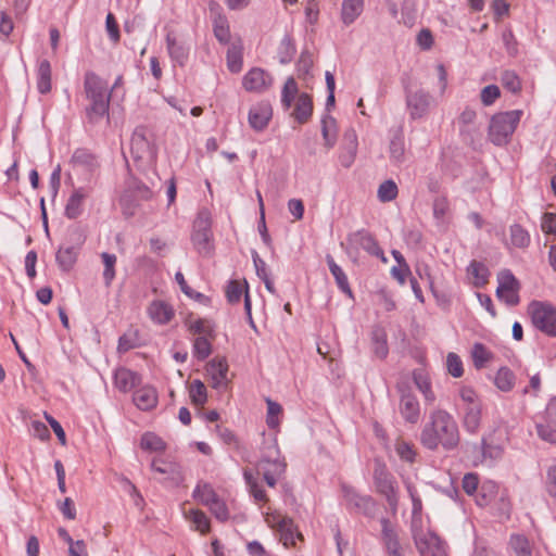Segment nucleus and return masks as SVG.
<instances>
[{
  "label": "nucleus",
  "mask_w": 556,
  "mask_h": 556,
  "mask_svg": "<svg viewBox=\"0 0 556 556\" xmlns=\"http://www.w3.org/2000/svg\"><path fill=\"white\" fill-rule=\"evenodd\" d=\"M420 442L429 450H435L440 444L452 450L459 443L457 424L447 412L437 409L431 413L430 421L424 427Z\"/></svg>",
  "instance_id": "nucleus-1"
},
{
  "label": "nucleus",
  "mask_w": 556,
  "mask_h": 556,
  "mask_svg": "<svg viewBox=\"0 0 556 556\" xmlns=\"http://www.w3.org/2000/svg\"><path fill=\"white\" fill-rule=\"evenodd\" d=\"M84 91L89 101L85 110L88 122L97 124L103 117H109L111 91L106 81L94 72L88 71L84 77Z\"/></svg>",
  "instance_id": "nucleus-2"
},
{
  "label": "nucleus",
  "mask_w": 556,
  "mask_h": 556,
  "mask_svg": "<svg viewBox=\"0 0 556 556\" xmlns=\"http://www.w3.org/2000/svg\"><path fill=\"white\" fill-rule=\"evenodd\" d=\"M522 115L521 110L501 112L492 116L489 125V138L496 144L508 142Z\"/></svg>",
  "instance_id": "nucleus-3"
},
{
  "label": "nucleus",
  "mask_w": 556,
  "mask_h": 556,
  "mask_svg": "<svg viewBox=\"0 0 556 556\" xmlns=\"http://www.w3.org/2000/svg\"><path fill=\"white\" fill-rule=\"evenodd\" d=\"M279 448L276 441H273L263 454L258 463V471L263 475L268 486L274 488L277 480L285 473L286 463L279 459Z\"/></svg>",
  "instance_id": "nucleus-4"
},
{
  "label": "nucleus",
  "mask_w": 556,
  "mask_h": 556,
  "mask_svg": "<svg viewBox=\"0 0 556 556\" xmlns=\"http://www.w3.org/2000/svg\"><path fill=\"white\" fill-rule=\"evenodd\" d=\"M528 313L533 326L547 336L556 337V307L548 303L533 301Z\"/></svg>",
  "instance_id": "nucleus-5"
},
{
  "label": "nucleus",
  "mask_w": 556,
  "mask_h": 556,
  "mask_svg": "<svg viewBox=\"0 0 556 556\" xmlns=\"http://www.w3.org/2000/svg\"><path fill=\"white\" fill-rule=\"evenodd\" d=\"M399 392V413L405 422L417 425L421 417V407L413 393L412 388L406 381H401L396 386Z\"/></svg>",
  "instance_id": "nucleus-6"
},
{
  "label": "nucleus",
  "mask_w": 556,
  "mask_h": 556,
  "mask_svg": "<svg viewBox=\"0 0 556 556\" xmlns=\"http://www.w3.org/2000/svg\"><path fill=\"white\" fill-rule=\"evenodd\" d=\"M211 213L206 208L199 211L193 223V232L191 236L192 243L200 254L207 255L211 253Z\"/></svg>",
  "instance_id": "nucleus-7"
},
{
  "label": "nucleus",
  "mask_w": 556,
  "mask_h": 556,
  "mask_svg": "<svg viewBox=\"0 0 556 556\" xmlns=\"http://www.w3.org/2000/svg\"><path fill=\"white\" fill-rule=\"evenodd\" d=\"M346 253L350 257L356 258L361 250L382 260V252L378 241L367 230L355 231L346 238Z\"/></svg>",
  "instance_id": "nucleus-8"
},
{
  "label": "nucleus",
  "mask_w": 556,
  "mask_h": 556,
  "mask_svg": "<svg viewBox=\"0 0 556 556\" xmlns=\"http://www.w3.org/2000/svg\"><path fill=\"white\" fill-rule=\"evenodd\" d=\"M342 493L344 505L348 509L368 517L376 513L377 504L370 496L359 495L353 488L346 484H342Z\"/></svg>",
  "instance_id": "nucleus-9"
},
{
  "label": "nucleus",
  "mask_w": 556,
  "mask_h": 556,
  "mask_svg": "<svg viewBox=\"0 0 556 556\" xmlns=\"http://www.w3.org/2000/svg\"><path fill=\"white\" fill-rule=\"evenodd\" d=\"M415 544L420 556H447L445 543L432 531L416 533Z\"/></svg>",
  "instance_id": "nucleus-10"
},
{
  "label": "nucleus",
  "mask_w": 556,
  "mask_h": 556,
  "mask_svg": "<svg viewBox=\"0 0 556 556\" xmlns=\"http://www.w3.org/2000/svg\"><path fill=\"white\" fill-rule=\"evenodd\" d=\"M497 281L496 295L498 299L510 306L518 304L520 285L515 276L509 270H503L498 274Z\"/></svg>",
  "instance_id": "nucleus-11"
},
{
  "label": "nucleus",
  "mask_w": 556,
  "mask_h": 556,
  "mask_svg": "<svg viewBox=\"0 0 556 556\" xmlns=\"http://www.w3.org/2000/svg\"><path fill=\"white\" fill-rule=\"evenodd\" d=\"M273 85V76L261 67H253L242 78V86L247 91L262 93Z\"/></svg>",
  "instance_id": "nucleus-12"
},
{
  "label": "nucleus",
  "mask_w": 556,
  "mask_h": 556,
  "mask_svg": "<svg viewBox=\"0 0 556 556\" xmlns=\"http://www.w3.org/2000/svg\"><path fill=\"white\" fill-rule=\"evenodd\" d=\"M210 11L213 14V33L217 41L222 45H228L230 41V27L226 15L222 12L220 5L211 1Z\"/></svg>",
  "instance_id": "nucleus-13"
},
{
  "label": "nucleus",
  "mask_w": 556,
  "mask_h": 556,
  "mask_svg": "<svg viewBox=\"0 0 556 556\" xmlns=\"http://www.w3.org/2000/svg\"><path fill=\"white\" fill-rule=\"evenodd\" d=\"M357 135L352 128L346 129L343 135L342 144L338 155L339 163L344 168H350L355 162L357 154Z\"/></svg>",
  "instance_id": "nucleus-14"
},
{
  "label": "nucleus",
  "mask_w": 556,
  "mask_h": 556,
  "mask_svg": "<svg viewBox=\"0 0 556 556\" xmlns=\"http://www.w3.org/2000/svg\"><path fill=\"white\" fill-rule=\"evenodd\" d=\"M165 41L166 49L173 64L180 67L186 66L190 53L189 45L182 40L177 39V37L172 33L166 35Z\"/></svg>",
  "instance_id": "nucleus-15"
},
{
  "label": "nucleus",
  "mask_w": 556,
  "mask_h": 556,
  "mask_svg": "<svg viewBox=\"0 0 556 556\" xmlns=\"http://www.w3.org/2000/svg\"><path fill=\"white\" fill-rule=\"evenodd\" d=\"M539 437L549 443H556V397L547 404L545 420L536 426Z\"/></svg>",
  "instance_id": "nucleus-16"
},
{
  "label": "nucleus",
  "mask_w": 556,
  "mask_h": 556,
  "mask_svg": "<svg viewBox=\"0 0 556 556\" xmlns=\"http://www.w3.org/2000/svg\"><path fill=\"white\" fill-rule=\"evenodd\" d=\"M267 522L270 525V527L278 530L281 541L286 546L294 545L295 539L301 538V534L298 532L293 520L289 517L274 516L271 520L267 519Z\"/></svg>",
  "instance_id": "nucleus-17"
},
{
  "label": "nucleus",
  "mask_w": 556,
  "mask_h": 556,
  "mask_svg": "<svg viewBox=\"0 0 556 556\" xmlns=\"http://www.w3.org/2000/svg\"><path fill=\"white\" fill-rule=\"evenodd\" d=\"M273 109L268 102L262 101L251 106L249 111V125L256 131L265 129L271 118Z\"/></svg>",
  "instance_id": "nucleus-18"
},
{
  "label": "nucleus",
  "mask_w": 556,
  "mask_h": 556,
  "mask_svg": "<svg viewBox=\"0 0 556 556\" xmlns=\"http://www.w3.org/2000/svg\"><path fill=\"white\" fill-rule=\"evenodd\" d=\"M384 556H406V545L390 523L384 522Z\"/></svg>",
  "instance_id": "nucleus-19"
},
{
  "label": "nucleus",
  "mask_w": 556,
  "mask_h": 556,
  "mask_svg": "<svg viewBox=\"0 0 556 556\" xmlns=\"http://www.w3.org/2000/svg\"><path fill=\"white\" fill-rule=\"evenodd\" d=\"M148 316L154 324L166 325L175 316L174 307L162 300L152 301L147 308Z\"/></svg>",
  "instance_id": "nucleus-20"
},
{
  "label": "nucleus",
  "mask_w": 556,
  "mask_h": 556,
  "mask_svg": "<svg viewBox=\"0 0 556 556\" xmlns=\"http://www.w3.org/2000/svg\"><path fill=\"white\" fill-rule=\"evenodd\" d=\"M89 195L85 187L75 188L71 193L64 210V215L68 219H76L84 212V201Z\"/></svg>",
  "instance_id": "nucleus-21"
},
{
  "label": "nucleus",
  "mask_w": 556,
  "mask_h": 556,
  "mask_svg": "<svg viewBox=\"0 0 556 556\" xmlns=\"http://www.w3.org/2000/svg\"><path fill=\"white\" fill-rule=\"evenodd\" d=\"M141 383L139 374L127 369L118 368L114 374V386L124 393H127Z\"/></svg>",
  "instance_id": "nucleus-22"
},
{
  "label": "nucleus",
  "mask_w": 556,
  "mask_h": 556,
  "mask_svg": "<svg viewBox=\"0 0 556 556\" xmlns=\"http://www.w3.org/2000/svg\"><path fill=\"white\" fill-rule=\"evenodd\" d=\"M228 364L225 358H214L208 363L207 374L214 389H222L227 384Z\"/></svg>",
  "instance_id": "nucleus-23"
},
{
  "label": "nucleus",
  "mask_w": 556,
  "mask_h": 556,
  "mask_svg": "<svg viewBox=\"0 0 556 556\" xmlns=\"http://www.w3.org/2000/svg\"><path fill=\"white\" fill-rule=\"evenodd\" d=\"M132 401L141 410L152 409L157 404L156 390L151 386H143L135 391Z\"/></svg>",
  "instance_id": "nucleus-24"
},
{
  "label": "nucleus",
  "mask_w": 556,
  "mask_h": 556,
  "mask_svg": "<svg viewBox=\"0 0 556 556\" xmlns=\"http://www.w3.org/2000/svg\"><path fill=\"white\" fill-rule=\"evenodd\" d=\"M407 105L413 118H421L429 111L430 97L424 91H416L408 97Z\"/></svg>",
  "instance_id": "nucleus-25"
},
{
  "label": "nucleus",
  "mask_w": 556,
  "mask_h": 556,
  "mask_svg": "<svg viewBox=\"0 0 556 556\" xmlns=\"http://www.w3.org/2000/svg\"><path fill=\"white\" fill-rule=\"evenodd\" d=\"M313 113V101L311 96L307 93H301L296 97L294 110L292 116L300 124H305L312 116Z\"/></svg>",
  "instance_id": "nucleus-26"
},
{
  "label": "nucleus",
  "mask_w": 556,
  "mask_h": 556,
  "mask_svg": "<svg viewBox=\"0 0 556 556\" xmlns=\"http://www.w3.org/2000/svg\"><path fill=\"white\" fill-rule=\"evenodd\" d=\"M413 381L424 395L425 402L427 404H433L435 401V394L432 390L428 374L424 369H415L413 371Z\"/></svg>",
  "instance_id": "nucleus-27"
},
{
  "label": "nucleus",
  "mask_w": 556,
  "mask_h": 556,
  "mask_svg": "<svg viewBox=\"0 0 556 556\" xmlns=\"http://www.w3.org/2000/svg\"><path fill=\"white\" fill-rule=\"evenodd\" d=\"M51 64L48 60H40L36 70L37 90L46 94L51 90Z\"/></svg>",
  "instance_id": "nucleus-28"
},
{
  "label": "nucleus",
  "mask_w": 556,
  "mask_h": 556,
  "mask_svg": "<svg viewBox=\"0 0 556 556\" xmlns=\"http://www.w3.org/2000/svg\"><path fill=\"white\" fill-rule=\"evenodd\" d=\"M326 262L331 275L333 276L338 288L349 296H352V290L349 285L348 277L343 269L334 262L330 254L326 255Z\"/></svg>",
  "instance_id": "nucleus-29"
},
{
  "label": "nucleus",
  "mask_w": 556,
  "mask_h": 556,
  "mask_svg": "<svg viewBox=\"0 0 556 556\" xmlns=\"http://www.w3.org/2000/svg\"><path fill=\"white\" fill-rule=\"evenodd\" d=\"M296 53L294 39L286 34L277 47V56L280 64H289Z\"/></svg>",
  "instance_id": "nucleus-30"
},
{
  "label": "nucleus",
  "mask_w": 556,
  "mask_h": 556,
  "mask_svg": "<svg viewBox=\"0 0 556 556\" xmlns=\"http://www.w3.org/2000/svg\"><path fill=\"white\" fill-rule=\"evenodd\" d=\"M321 135L325 147L328 150L332 149L337 141V128L336 119L328 113H326L321 118Z\"/></svg>",
  "instance_id": "nucleus-31"
},
{
  "label": "nucleus",
  "mask_w": 556,
  "mask_h": 556,
  "mask_svg": "<svg viewBox=\"0 0 556 556\" xmlns=\"http://www.w3.org/2000/svg\"><path fill=\"white\" fill-rule=\"evenodd\" d=\"M471 358L475 368L482 369L493 361L494 355L484 344L476 342L471 349Z\"/></svg>",
  "instance_id": "nucleus-32"
},
{
  "label": "nucleus",
  "mask_w": 556,
  "mask_h": 556,
  "mask_svg": "<svg viewBox=\"0 0 556 556\" xmlns=\"http://www.w3.org/2000/svg\"><path fill=\"white\" fill-rule=\"evenodd\" d=\"M463 424L469 432L476 433L478 431L481 424V404L466 406Z\"/></svg>",
  "instance_id": "nucleus-33"
},
{
  "label": "nucleus",
  "mask_w": 556,
  "mask_h": 556,
  "mask_svg": "<svg viewBox=\"0 0 556 556\" xmlns=\"http://www.w3.org/2000/svg\"><path fill=\"white\" fill-rule=\"evenodd\" d=\"M516 382L515 374L506 366L501 367L494 377L495 387L502 392H509Z\"/></svg>",
  "instance_id": "nucleus-34"
},
{
  "label": "nucleus",
  "mask_w": 556,
  "mask_h": 556,
  "mask_svg": "<svg viewBox=\"0 0 556 556\" xmlns=\"http://www.w3.org/2000/svg\"><path fill=\"white\" fill-rule=\"evenodd\" d=\"M150 143L144 135L143 127H137L131 136V152L136 159L143 157V154L149 151Z\"/></svg>",
  "instance_id": "nucleus-35"
},
{
  "label": "nucleus",
  "mask_w": 556,
  "mask_h": 556,
  "mask_svg": "<svg viewBox=\"0 0 556 556\" xmlns=\"http://www.w3.org/2000/svg\"><path fill=\"white\" fill-rule=\"evenodd\" d=\"M227 67L231 73H239L243 65L242 46L232 43L226 54Z\"/></svg>",
  "instance_id": "nucleus-36"
},
{
  "label": "nucleus",
  "mask_w": 556,
  "mask_h": 556,
  "mask_svg": "<svg viewBox=\"0 0 556 556\" xmlns=\"http://www.w3.org/2000/svg\"><path fill=\"white\" fill-rule=\"evenodd\" d=\"M363 11V0H343L342 21L344 24H352Z\"/></svg>",
  "instance_id": "nucleus-37"
},
{
  "label": "nucleus",
  "mask_w": 556,
  "mask_h": 556,
  "mask_svg": "<svg viewBox=\"0 0 556 556\" xmlns=\"http://www.w3.org/2000/svg\"><path fill=\"white\" fill-rule=\"evenodd\" d=\"M394 452L401 460L409 464L415 462L417 455L414 445L402 437L396 438L394 442Z\"/></svg>",
  "instance_id": "nucleus-38"
},
{
  "label": "nucleus",
  "mask_w": 556,
  "mask_h": 556,
  "mask_svg": "<svg viewBox=\"0 0 556 556\" xmlns=\"http://www.w3.org/2000/svg\"><path fill=\"white\" fill-rule=\"evenodd\" d=\"M72 163L88 170H92L98 166L97 157L90 151L83 148L74 151Z\"/></svg>",
  "instance_id": "nucleus-39"
},
{
  "label": "nucleus",
  "mask_w": 556,
  "mask_h": 556,
  "mask_svg": "<svg viewBox=\"0 0 556 556\" xmlns=\"http://www.w3.org/2000/svg\"><path fill=\"white\" fill-rule=\"evenodd\" d=\"M76 257L77 248L73 245L60 248L55 255L59 266L65 271L70 270L73 267V265L76 262Z\"/></svg>",
  "instance_id": "nucleus-40"
},
{
  "label": "nucleus",
  "mask_w": 556,
  "mask_h": 556,
  "mask_svg": "<svg viewBox=\"0 0 556 556\" xmlns=\"http://www.w3.org/2000/svg\"><path fill=\"white\" fill-rule=\"evenodd\" d=\"M151 469L159 473L168 475L175 482H178L181 479L179 467L173 463L153 459L151 463Z\"/></svg>",
  "instance_id": "nucleus-41"
},
{
  "label": "nucleus",
  "mask_w": 556,
  "mask_h": 556,
  "mask_svg": "<svg viewBox=\"0 0 556 556\" xmlns=\"http://www.w3.org/2000/svg\"><path fill=\"white\" fill-rule=\"evenodd\" d=\"M192 496L204 506H208L218 497L212 485L208 483L198 484L193 490Z\"/></svg>",
  "instance_id": "nucleus-42"
},
{
  "label": "nucleus",
  "mask_w": 556,
  "mask_h": 556,
  "mask_svg": "<svg viewBox=\"0 0 556 556\" xmlns=\"http://www.w3.org/2000/svg\"><path fill=\"white\" fill-rule=\"evenodd\" d=\"M390 155L395 161H400L404 155L405 146L403 138V130L397 128L393 131L389 144Z\"/></svg>",
  "instance_id": "nucleus-43"
},
{
  "label": "nucleus",
  "mask_w": 556,
  "mask_h": 556,
  "mask_svg": "<svg viewBox=\"0 0 556 556\" xmlns=\"http://www.w3.org/2000/svg\"><path fill=\"white\" fill-rule=\"evenodd\" d=\"M243 478L247 486L249 488L250 494L254 497L256 502H266L267 496L265 491L260 486L257 480L250 471H244Z\"/></svg>",
  "instance_id": "nucleus-44"
},
{
  "label": "nucleus",
  "mask_w": 556,
  "mask_h": 556,
  "mask_svg": "<svg viewBox=\"0 0 556 556\" xmlns=\"http://www.w3.org/2000/svg\"><path fill=\"white\" fill-rule=\"evenodd\" d=\"M189 393L192 403L198 406L204 405L207 401L206 388L199 379L192 381Z\"/></svg>",
  "instance_id": "nucleus-45"
},
{
  "label": "nucleus",
  "mask_w": 556,
  "mask_h": 556,
  "mask_svg": "<svg viewBox=\"0 0 556 556\" xmlns=\"http://www.w3.org/2000/svg\"><path fill=\"white\" fill-rule=\"evenodd\" d=\"M192 352L199 361L206 359L212 352L211 342L204 336L197 337L193 341Z\"/></svg>",
  "instance_id": "nucleus-46"
},
{
  "label": "nucleus",
  "mask_w": 556,
  "mask_h": 556,
  "mask_svg": "<svg viewBox=\"0 0 556 556\" xmlns=\"http://www.w3.org/2000/svg\"><path fill=\"white\" fill-rule=\"evenodd\" d=\"M298 94V85L293 77H289L281 92V103L286 109L291 108L293 100Z\"/></svg>",
  "instance_id": "nucleus-47"
},
{
  "label": "nucleus",
  "mask_w": 556,
  "mask_h": 556,
  "mask_svg": "<svg viewBox=\"0 0 556 556\" xmlns=\"http://www.w3.org/2000/svg\"><path fill=\"white\" fill-rule=\"evenodd\" d=\"M104 270H103V279L106 287H109L113 279L115 278V264H116V256L114 254H110L106 252H103L101 254Z\"/></svg>",
  "instance_id": "nucleus-48"
},
{
  "label": "nucleus",
  "mask_w": 556,
  "mask_h": 556,
  "mask_svg": "<svg viewBox=\"0 0 556 556\" xmlns=\"http://www.w3.org/2000/svg\"><path fill=\"white\" fill-rule=\"evenodd\" d=\"M468 273L475 278L473 283L476 287H481L486 283L489 271L483 264L473 261L468 267Z\"/></svg>",
  "instance_id": "nucleus-49"
},
{
  "label": "nucleus",
  "mask_w": 556,
  "mask_h": 556,
  "mask_svg": "<svg viewBox=\"0 0 556 556\" xmlns=\"http://www.w3.org/2000/svg\"><path fill=\"white\" fill-rule=\"evenodd\" d=\"M510 546L516 556H531V547L529 541L523 535H513L510 538Z\"/></svg>",
  "instance_id": "nucleus-50"
},
{
  "label": "nucleus",
  "mask_w": 556,
  "mask_h": 556,
  "mask_svg": "<svg viewBox=\"0 0 556 556\" xmlns=\"http://www.w3.org/2000/svg\"><path fill=\"white\" fill-rule=\"evenodd\" d=\"M140 445L143 450L148 451L165 450L164 441L160 437L151 432H147L142 435Z\"/></svg>",
  "instance_id": "nucleus-51"
},
{
  "label": "nucleus",
  "mask_w": 556,
  "mask_h": 556,
  "mask_svg": "<svg viewBox=\"0 0 556 556\" xmlns=\"http://www.w3.org/2000/svg\"><path fill=\"white\" fill-rule=\"evenodd\" d=\"M191 522L194 525V529L205 533L210 530V520L207 516L198 509H191L188 515Z\"/></svg>",
  "instance_id": "nucleus-52"
},
{
  "label": "nucleus",
  "mask_w": 556,
  "mask_h": 556,
  "mask_svg": "<svg viewBox=\"0 0 556 556\" xmlns=\"http://www.w3.org/2000/svg\"><path fill=\"white\" fill-rule=\"evenodd\" d=\"M247 285V282H244ZM245 286H242L237 280H230L226 287V298L230 304L239 303Z\"/></svg>",
  "instance_id": "nucleus-53"
},
{
  "label": "nucleus",
  "mask_w": 556,
  "mask_h": 556,
  "mask_svg": "<svg viewBox=\"0 0 556 556\" xmlns=\"http://www.w3.org/2000/svg\"><path fill=\"white\" fill-rule=\"evenodd\" d=\"M510 240L515 247L526 248L530 242L528 232L519 225L510 227Z\"/></svg>",
  "instance_id": "nucleus-54"
},
{
  "label": "nucleus",
  "mask_w": 556,
  "mask_h": 556,
  "mask_svg": "<svg viewBox=\"0 0 556 556\" xmlns=\"http://www.w3.org/2000/svg\"><path fill=\"white\" fill-rule=\"evenodd\" d=\"M313 54L309 50L304 49L302 50L299 61L296 63V68L299 76H307L311 73V70L313 67Z\"/></svg>",
  "instance_id": "nucleus-55"
},
{
  "label": "nucleus",
  "mask_w": 556,
  "mask_h": 556,
  "mask_svg": "<svg viewBox=\"0 0 556 556\" xmlns=\"http://www.w3.org/2000/svg\"><path fill=\"white\" fill-rule=\"evenodd\" d=\"M266 403H267L266 422L270 429H274V428L278 427V425H279L278 416L281 413L282 408H281L280 404L271 401L270 399H267Z\"/></svg>",
  "instance_id": "nucleus-56"
},
{
  "label": "nucleus",
  "mask_w": 556,
  "mask_h": 556,
  "mask_svg": "<svg viewBox=\"0 0 556 556\" xmlns=\"http://www.w3.org/2000/svg\"><path fill=\"white\" fill-rule=\"evenodd\" d=\"M502 85L513 93H518L521 90V83L516 73L506 71L501 78Z\"/></svg>",
  "instance_id": "nucleus-57"
},
{
  "label": "nucleus",
  "mask_w": 556,
  "mask_h": 556,
  "mask_svg": "<svg viewBox=\"0 0 556 556\" xmlns=\"http://www.w3.org/2000/svg\"><path fill=\"white\" fill-rule=\"evenodd\" d=\"M397 490L399 486L394 484L392 481H387L384 479V497L390 506L392 514H395L397 507Z\"/></svg>",
  "instance_id": "nucleus-58"
},
{
  "label": "nucleus",
  "mask_w": 556,
  "mask_h": 556,
  "mask_svg": "<svg viewBox=\"0 0 556 556\" xmlns=\"http://www.w3.org/2000/svg\"><path fill=\"white\" fill-rule=\"evenodd\" d=\"M446 366H447L448 372L453 377L459 378L463 376V374H464L463 363L457 354L452 353V352L447 354Z\"/></svg>",
  "instance_id": "nucleus-59"
},
{
  "label": "nucleus",
  "mask_w": 556,
  "mask_h": 556,
  "mask_svg": "<svg viewBox=\"0 0 556 556\" xmlns=\"http://www.w3.org/2000/svg\"><path fill=\"white\" fill-rule=\"evenodd\" d=\"M207 507L219 521H226L229 518L228 508L225 502L219 497L212 502Z\"/></svg>",
  "instance_id": "nucleus-60"
},
{
  "label": "nucleus",
  "mask_w": 556,
  "mask_h": 556,
  "mask_svg": "<svg viewBox=\"0 0 556 556\" xmlns=\"http://www.w3.org/2000/svg\"><path fill=\"white\" fill-rule=\"evenodd\" d=\"M500 96V88L496 85H489L481 90L480 99L485 106H489L493 104Z\"/></svg>",
  "instance_id": "nucleus-61"
},
{
  "label": "nucleus",
  "mask_w": 556,
  "mask_h": 556,
  "mask_svg": "<svg viewBox=\"0 0 556 556\" xmlns=\"http://www.w3.org/2000/svg\"><path fill=\"white\" fill-rule=\"evenodd\" d=\"M29 432L33 437L41 441L50 439V431L48 427L40 420H33L30 422Z\"/></svg>",
  "instance_id": "nucleus-62"
},
{
  "label": "nucleus",
  "mask_w": 556,
  "mask_h": 556,
  "mask_svg": "<svg viewBox=\"0 0 556 556\" xmlns=\"http://www.w3.org/2000/svg\"><path fill=\"white\" fill-rule=\"evenodd\" d=\"M188 330L193 334H208L212 332V327L205 319L198 318L187 324Z\"/></svg>",
  "instance_id": "nucleus-63"
},
{
  "label": "nucleus",
  "mask_w": 556,
  "mask_h": 556,
  "mask_svg": "<svg viewBox=\"0 0 556 556\" xmlns=\"http://www.w3.org/2000/svg\"><path fill=\"white\" fill-rule=\"evenodd\" d=\"M105 28H106V31H108V35H109L110 39L114 43H117L119 41V39H121L119 28H118V24L116 22V18H115V16L112 13H109L106 15Z\"/></svg>",
  "instance_id": "nucleus-64"
}]
</instances>
